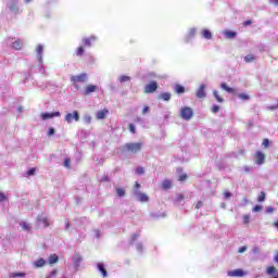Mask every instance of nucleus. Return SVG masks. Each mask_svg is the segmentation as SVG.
<instances>
[{
    "mask_svg": "<svg viewBox=\"0 0 278 278\" xmlns=\"http://www.w3.org/2000/svg\"><path fill=\"white\" fill-rule=\"evenodd\" d=\"M71 81L73 86L79 90V84H86V81H88V74L83 73L79 75L71 76Z\"/></svg>",
    "mask_w": 278,
    "mask_h": 278,
    "instance_id": "obj_1",
    "label": "nucleus"
},
{
    "mask_svg": "<svg viewBox=\"0 0 278 278\" xmlns=\"http://www.w3.org/2000/svg\"><path fill=\"white\" fill-rule=\"evenodd\" d=\"M124 150L127 151V153H140L142 151V142H129L124 144Z\"/></svg>",
    "mask_w": 278,
    "mask_h": 278,
    "instance_id": "obj_2",
    "label": "nucleus"
},
{
    "mask_svg": "<svg viewBox=\"0 0 278 278\" xmlns=\"http://www.w3.org/2000/svg\"><path fill=\"white\" fill-rule=\"evenodd\" d=\"M180 116L184 121H190L194 116V111L189 106H185L180 111Z\"/></svg>",
    "mask_w": 278,
    "mask_h": 278,
    "instance_id": "obj_3",
    "label": "nucleus"
},
{
    "mask_svg": "<svg viewBox=\"0 0 278 278\" xmlns=\"http://www.w3.org/2000/svg\"><path fill=\"white\" fill-rule=\"evenodd\" d=\"M157 90V81L152 80L150 84L146 85L143 92L146 94H153Z\"/></svg>",
    "mask_w": 278,
    "mask_h": 278,
    "instance_id": "obj_4",
    "label": "nucleus"
},
{
    "mask_svg": "<svg viewBox=\"0 0 278 278\" xmlns=\"http://www.w3.org/2000/svg\"><path fill=\"white\" fill-rule=\"evenodd\" d=\"M73 118L74 121H79V112L74 111L73 113H67L65 115L66 123H73Z\"/></svg>",
    "mask_w": 278,
    "mask_h": 278,
    "instance_id": "obj_5",
    "label": "nucleus"
},
{
    "mask_svg": "<svg viewBox=\"0 0 278 278\" xmlns=\"http://www.w3.org/2000/svg\"><path fill=\"white\" fill-rule=\"evenodd\" d=\"M134 194L135 197H137L138 201H140L141 203H147V201H149V195H147V193H142L138 190H134Z\"/></svg>",
    "mask_w": 278,
    "mask_h": 278,
    "instance_id": "obj_6",
    "label": "nucleus"
},
{
    "mask_svg": "<svg viewBox=\"0 0 278 278\" xmlns=\"http://www.w3.org/2000/svg\"><path fill=\"white\" fill-rule=\"evenodd\" d=\"M255 160H256V164L262 166V164H264V162H266V154H264V152H262V151H257L255 154Z\"/></svg>",
    "mask_w": 278,
    "mask_h": 278,
    "instance_id": "obj_7",
    "label": "nucleus"
},
{
    "mask_svg": "<svg viewBox=\"0 0 278 278\" xmlns=\"http://www.w3.org/2000/svg\"><path fill=\"white\" fill-rule=\"evenodd\" d=\"M60 117L62 116V114L60 112H53V113H42L41 114V118L42 121H48L49 118H53V117Z\"/></svg>",
    "mask_w": 278,
    "mask_h": 278,
    "instance_id": "obj_8",
    "label": "nucleus"
},
{
    "mask_svg": "<svg viewBox=\"0 0 278 278\" xmlns=\"http://www.w3.org/2000/svg\"><path fill=\"white\" fill-rule=\"evenodd\" d=\"M245 273L242 269H235L228 271V277H244Z\"/></svg>",
    "mask_w": 278,
    "mask_h": 278,
    "instance_id": "obj_9",
    "label": "nucleus"
},
{
    "mask_svg": "<svg viewBox=\"0 0 278 278\" xmlns=\"http://www.w3.org/2000/svg\"><path fill=\"white\" fill-rule=\"evenodd\" d=\"M8 8L11 12H18V0H10Z\"/></svg>",
    "mask_w": 278,
    "mask_h": 278,
    "instance_id": "obj_10",
    "label": "nucleus"
},
{
    "mask_svg": "<svg viewBox=\"0 0 278 278\" xmlns=\"http://www.w3.org/2000/svg\"><path fill=\"white\" fill-rule=\"evenodd\" d=\"M108 114H110V111H108V109L100 110L97 112L96 118L98 121H103V118H105Z\"/></svg>",
    "mask_w": 278,
    "mask_h": 278,
    "instance_id": "obj_11",
    "label": "nucleus"
},
{
    "mask_svg": "<svg viewBox=\"0 0 278 278\" xmlns=\"http://www.w3.org/2000/svg\"><path fill=\"white\" fill-rule=\"evenodd\" d=\"M97 88L98 87L94 85H88L84 90L85 97H88V94H92V92H97Z\"/></svg>",
    "mask_w": 278,
    "mask_h": 278,
    "instance_id": "obj_12",
    "label": "nucleus"
},
{
    "mask_svg": "<svg viewBox=\"0 0 278 278\" xmlns=\"http://www.w3.org/2000/svg\"><path fill=\"white\" fill-rule=\"evenodd\" d=\"M93 42H97V37L94 36H91L89 38H84L83 39V43L86 46V47H92V43Z\"/></svg>",
    "mask_w": 278,
    "mask_h": 278,
    "instance_id": "obj_13",
    "label": "nucleus"
},
{
    "mask_svg": "<svg viewBox=\"0 0 278 278\" xmlns=\"http://www.w3.org/2000/svg\"><path fill=\"white\" fill-rule=\"evenodd\" d=\"M195 94L198 99H205V85H201Z\"/></svg>",
    "mask_w": 278,
    "mask_h": 278,
    "instance_id": "obj_14",
    "label": "nucleus"
},
{
    "mask_svg": "<svg viewBox=\"0 0 278 278\" xmlns=\"http://www.w3.org/2000/svg\"><path fill=\"white\" fill-rule=\"evenodd\" d=\"M266 273L267 275H270V276L274 275L273 278H278V270L275 268V266L267 267Z\"/></svg>",
    "mask_w": 278,
    "mask_h": 278,
    "instance_id": "obj_15",
    "label": "nucleus"
},
{
    "mask_svg": "<svg viewBox=\"0 0 278 278\" xmlns=\"http://www.w3.org/2000/svg\"><path fill=\"white\" fill-rule=\"evenodd\" d=\"M12 49H14L15 51H21V49H23V41L21 39L15 40L12 43Z\"/></svg>",
    "mask_w": 278,
    "mask_h": 278,
    "instance_id": "obj_16",
    "label": "nucleus"
},
{
    "mask_svg": "<svg viewBox=\"0 0 278 278\" xmlns=\"http://www.w3.org/2000/svg\"><path fill=\"white\" fill-rule=\"evenodd\" d=\"M45 51V47L42 45H38L36 48V53L39 62H42V52Z\"/></svg>",
    "mask_w": 278,
    "mask_h": 278,
    "instance_id": "obj_17",
    "label": "nucleus"
},
{
    "mask_svg": "<svg viewBox=\"0 0 278 278\" xmlns=\"http://www.w3.org/2000/svg\"><path fill=\"white\" fill-rule=\"evenodd\" d=\"M220 88H222L223 90H225L226 92H229L230 94H233V92H236V89H233V88L227 86V83H222V84H220Z\"/></svg>",
    "mask_w": 278,
    "mask_h": 278,
    "instance_id": "obj_18",
    "label": "nucleus"
},
{
    "mask_svg": "<svg viewBox=\"0 0 278 278\" xmlns=\"http://www.w3.org/2000/svg\"><path fill=\"white\" fill-rule=\"evenodd\" d=\"M162 188L163 190H170V188H173V181L168 179L163 180Z\"/></svg>",
    "mask_w": 278,
    "mask_h": 278,
    "instance_id": "obj_19",
    "label": "nucleus"
},
{
    "mask_svg": "<svg viewBox=\"0 0 278 278\" xmlns=\"http://www.w3.org/2000/svg\"><path fill=\"white\" fill-rule=\"evenodd\" d=\"M58 262H60V257L58 256V254H51L49 256V264L50 265L58 264Z\"/></svg>",
    "mask_w": 278,
    "mask_h": 278,
    "instance_id": "obj_20",
    "label": "nucleus"
},
{
    "mask_svg": "<svg viewBox=\"0 0 278 278\" xmlns=\"http://www.w3.org/2000/svg\"><path fill=\"white\" fill-rule=\"evenodd\" d=\"M47 264V261H45V258H38L35 263L34 266L36 268H42V266H45Z\"/></svg>",
    "mask_w": 278,
    "mask_h": 278,
    "instance_id": "obj_21",
    "label": "nucleus"
},
{
    "mask_svg": "<svg viewBox=\"0 0 278 278\" xmlns=\"http://www.w3.org/2000/svg\"><path fill=\"white\" fill-rule=\"evenodd\" d=\"M202 36L205 38V40H212V31H210L207 28L202 30Z\"/></svg>",
    "mask_w": 278,
    "mask_h": 278,
    "instance_id": "obj_22",
    "label": "nucleus"
},
{
    "mask_svg": "<svg viewBox=\"0 0 278 278\" xmlns=\"http://www.w3.org/2000/svg\"><path fill=\"white\" fill-rule=\"evenodd\" d=\"M174 90L176 94H184V92H186V88L181 85H175Z\"/></svg>",
    "mask_w": 278,
    "mask_h": 278,
    "instance_id": "obj_23",
    "label": "nucleus"
},
{
    "mask_svg": "<svg viewBox=\"0 0 278 278\" xmlns=\"http://www.w3.org/2000/svg\"><path fill=\"white\" fill-rule=\"evenodd\" d=\"M98 270L101 271L102 277H108V270L105 269V266L103 264H98Z\"/></svg>",
    "mask_w": 278,
    "mask_h": 278,
    "instance_id": "obj_24",
    "label": "nucleus"
},
{
    "mask_svg": "<svg viewBox=\"0 0 278 278\" xmlns=\"http://www.w3.org/2000/svg\"><path fill=\"white\" fill-rule=\"evenodd\" d=\"M159 99H162L163 101H170V93L163 92L159 96Z\"/></svg>",
    "mask_w": 278,
    "mask_h": 278,
    "instance_id": "obj_25",
    "label": "nucleus"
},
{
    "mask_svg": "<svg viewBox=\"0 0 278 278\" xmlns=\"http://www.w3.org/2000/svg\"><path fill=\"white\" fill-rule=\"evenodd\" d=\"M84 53H86V49H84V46H80L76 49V55L78 58H81V55H84Z\"/></svg>",
    "mask_w": 278,
    "mask_h": 278,
    "instance_id": "obj_26",
    "label": "nucleus"
},
{
    "mask_svg": "<svg viewBox=\"0 0 278 278\" xmlns=\"http://www.w3.org/2000/svg\"><path fill=\"white\" fill-rule=\"evenodd\" d=\"M244 62H247V64L251 63V62H255V55L253 54H248L244 56Z\"/></svg>",
    "mask_w": 278,
    "mask_h": 278,
    "instance_id": "obj_27",
    "label": "nucleus"
},
{
    "mask_svg": "<svg viewBox=\"0 0 278 278\" xmlns=\"http://www.w3.org/2000/svg\"><path fill=\"white\" fill-rule=\"evenodd\" d=\"M224 36H226V38H236L237 33L236 31H231V30H226L224 33Z\"/></svg>",
    "mask_w": 278,
    "mask_h": 278,
    "instance_id": "obj_28",
    "label": "nucleus"
},
{
    "mask_svg": "<svg viewBox=\"0 0 278 278\" xmlns=\"http://www.w3.org/2000/svg\"><path fill=\"white\" fill-rule=\"evenodd\" d=\"M213 97L216 99L217 103H223L225 100L218 96V91H213Z\"/></svg>",
    "mask_w": 278,
    "mask_h": 278,
    "instance_id": "obj_29",
    "label": "nucleus"
},
{
    "mask_svg": "<svg viewBox=\"0 0 278 278\" xmlns=\"http://www.w3.org/2000/svg\"><path fill=\"white\" fill-rule=\"evenodd\" d=\"M27 274L23 273V271H18V273H13L10 275L11 278H15V277H26Z\"/></svg>",
    "mask_w": 278,
    "mask_h": 278,
    "instance_id": "obj_30",
    "label": "nucleus"
},
{
    "mask_svg": "<svg viewBox=\"0 0 278 278\" xmlns=\"http://www.w3.org/2000/svg\"><path fill=\"white\" fill-rule=\"evenodd\" d=\"M197 36V28H191L187 35V38H194Z\"/></svg>",
    "mask_w": 278,
    "mask_h": 278,
    "instance_id": "obj_31",
    "label": "nucleus"
},
{
    "mask_svg": "<svg viewBox=\"0 0 278 278\" xmlns=\"http://www.w3.org/2000/svg\"><path fill=\"white\" fill-rule=\"evenodd\" d=\"M257 201H258V203H264V201H266V193L264 191L261 192Z\"/></svg>",
    "mask_w": 278,
    "mask_h": 278,
    "instance_id": "obj_32",
    "label": "nucleus"
},
{
    "mask_svg": "<svg viewBox=\"0 0 278 278\" xmlns=\"http://www.w3.org/2000/svg\"><path fill=\"white\" fill-rule=\"evenodd\" d=\"M117 197H125V188H117L116 189Z\"/></svg>",
    "mask_w": 278,
    "mask_h": 278,
    "instance_id": "obj_33",
    "label": "nucleus"
},
{
    "mask_svg": "<svg viewBox=\"0 0 278 278\" xmlns=\"http://www.w3.org/2000/svg\"><path fill=\"white\" fill-rule=\"evenodd\" d=\"M39 223H42L45 227H49V219L47 217L39 218Z\"/></svg>",
    "mask_w": 278,
    "mask_h": 278,
    "instance_id": "obj_34",
    "label": "nucleus"
},
{
    "mask_svg": "<svg viewBox=\"0 0 278 278\" xmlns=\"http://www.w3.org/2000/svg\"><path fill=\"white\" fill-rule=\"evenodd\" d=\"M262 146L264 147V149H268V148L270 147V140H268V139H263Z\"/></svg>",
    "mask_w": 278,
    "mask_h": 278,
    "instance_id": "obj_35",
    "label": "nucleus"
},
{
    "mask_svg": "<svg viewBox=\"0 0 278 278\" xmlns=\"http://www.w3.org/2000/svg\"><path fill=\"white\" fill-rule=\"evenodd\" d=\"M184 199H186V197H185L184 194H181V193H179V194L176 195V201H177L178 203H181V201H184Z\"/></svg>",
    "mask_w": 278,
    "mask_h": 278,
    "instance_id": "obj_36",
    "label": "nucleus"
},
{
    "mask_svg": "<svg viewBox=\"0 0 278 278\" xmlns=\"http://www.w3.org/2000/svg\"><path fill=\"white\" fill-rule=\"evenodd\" d=\"M81 256H79V255H77L76 257H75V260H74V264L76 265V266H79V264L81 263Z\"/></svg>",
    "mask_w": 278,
    "mask_h": 278,
    "instance_id": "obj_37",
    "label": "nucleus"
},
{
    "mask_svg": "<svg viewBox=\"0 0 278 278\" xmlns=\"http://www.w3.org/2000/svg\"><path fill=\"white\" fill-rule=\"evenodd\" d=\"M251 217L249 215H243V225H249Z\"/></svg>",
    "mask_w": 278,
    "mask_h": 278,
    "instance_id": "obj_38",
    "label": "nucleus"
},
{
    "mask_svg": "<svg viewBox=\"0 0 278 278\" xmlns=\"http://www.w3.org/2000/svg\"><path fill=\"white\" fill-rule=\"evenodd\" d=\"M219 111H220V106H218V105H213L211 109V112H213V114H216Z\"/></svg>",
    "mask_w": 278,
    "mask_h": 278,
    "instance_id": "obj_39",
    "label": "nucleus"
},
{
    "mask_svg": "<svg viewBox=\"0 0 278 278\" xmlns=\"http://www.w3.org/2000/svg\"><path fill=\"white\" fill-rule=\"evenodd\" d=\"M131 78L129 76H121L119 81L124 84L125 81H129Z\"/></svg>",
    "mask_w": 278,
    "mask_h": 278,
    "instance_id": "obj_40",
    "label": "nucleus"
},
{
    "mask_svg": "<svg viewBox=\"0 0 278 278\" xmlns=\"http://www.w3.org/2000/svg\"><path fill=\"white\" fill-rule=\"evenodd\" d=\"M239 99H242L243 101H249V94L247 93H240Z\"/></svg>",
    "mask_w": 278,
    "mask_h": 278,
    "instance_id": "obj_41",
    "label": "nucleus"
},
{
    "mask_svg": "<svg viewBox=\"0 0 278 278\" xmlns=\"http://www.w3.org/2000/svg\"><path fill=\"white\" fill-rule=\"evenodd\" d=\"M3 201H8V195H5L3 192H0V202L3 203Z\"/></svg>",
    "mask_w": 278,
    "mask_h": 278,
    "instance_id": "obj_42",
    "label": "nucleus"
},
{
    "mask_svg": "<svg viewBox=\"0 0 278 278\" xmlns=\"http://www.w3.org/2000/svg\"><path fill=\"white\" fill-rule=\"evenodd\" d=\"M21 227H22V229H24V231H28L29 230V225L27 223H25V222H23L21 224Z\"/></svg>",
    "mask_w": 278,
    "mask_h": 278,
    "instance_id": "obj_43",
    "label": "nucleus"
},
{
    "mask_svg": "<svg viewBox=\"0 0 278 278\" xmlns=\"http://www.w3.org/2000/svg\"><path fill=\"white\" fill-rule=\"evenodd\" d=\"M136 173L137 175H144V167H137Z\"/></svg>",
    "mask_w": 278,
    "mask_h": 278,
    "instance_id": "obj_44",
    "label": "nucleus"
},
{
    "mask_svg": "<svg viewBox=\"0 0 278 278\" xmlns=\"http://www.w3.org/2000/svg\"><path fill=\"white\" fill-rule=\"evenodd\" d=\"M64 166H65V168H71V159L64 160Z\"/></svg>",
    "mask_w": 278,
    "mask_h": 278,
    "instance_id": "obj_45",
    "label": "nucleus"
},
{
    "mask_svg": "<svg viewBox=\"0 0 278 278\" xmlns=\"http://www.w3.org/2000/svg\"><path fill=\"white\" fill-rule=\"evenodd\" d=\"M188 179V175L187 174H182L179 176L178 181H186Z\"/></svg>",
    "mask_w": 278,
    "mask_h": 278,
    "instance_id": "obj_46",
    "label": "nucleus"
},
{
    "mask_svg": "<svg viewBox=\"0 0 278 278\" xmlns=\"http://www.w3.org/2000/svg\"><path fill=\"white\" fill-rule=\"evenodd\" d=\"M28 177H31V175H36V168L33 167L27 172Z\"/></svg>",
    "mask_w": 278,
    "mask_h": 278,
    "instance_id": "obj_47",
    "label": "nucleus"
},
{
    "mask_svg": "<svg viewBox=\"0 0 278 278\" xmlns=\"http://www.w3.org/2000/svg\"><path fill=\"white\" fill-rule=\"evenodd\" d=\"M128 129L130 132L136 134V126L134 124H129Z\"/></svg>",
    "mask_w": 278,
    "mask_h": 278,
    "instance_id": "obj_48",
    "label": "nucleus"
},
{
    "mask_svg": "<svg viewBox=\"0 0 278 278\" xmlns=\"http://www.w3.org/2000/svg\"><path fill=\"white\" fill-rule=\"evenodd\" d=\"M203 207V201H198L195 204V210H201Z\"/></svg>",
    "mask_w": 278,
    "mask_h": 278,
    "instance_id": "obj_49",
    "label": "nucleus"
},
{
    "mask_svg": "<svg viewBox=\"0 0 278 278\" xmlns=\"http://www.w3.org/2000/svg\"><path fill=\"white\" fill-rule=\"evenodd\" d=\"M252 211L253 212H262V205H255Z\"/></svg>",
    "mask_w": 278,
    "mask_h": 278,
    "instance_id": "obj_50",
    "label": "nucleus"
},
{
    "mask_svg": "<svg viewBox=\"0 0 278 278\" xmlns=\"http://www.w3.org/2000/svg\"><path fill=\"white\" fill-rule=\"evenodd\" d=\"M249 25H253V22L251 20L243 22V27H249Z\"/></svg>",
    "mask_w": 278,
    "mask_h": 278,
    "instance_id": "obj_51",
    "label": "nucleus"
},
{
    "mask_svg": "<svg viewBox=\"0 0 278 278\" xmlns=\"http://www.w3.org/2000/svg\"><path fill=\"white\" fill-rule=\"evenodd\" d=\"M266 212H267V214H273L275 212V208L271 206H268Z\"/></svg>",
    "mask_w": 278,
    "mask_h": 278,
    "instance_id": "obj_52",
    "label": "nucleus"
},
{
    "mask_svg": "<svg viewBox=\"0 0 278 278\" xmlns=\"http://www.w3.org/2000/svg\"><path fill=\"white\" fill-rule=\"evenodd\" d=\"M224 197H225V199L231 198V192L225 191V192H224Z\"/></svg>",
    "mask_w": 278,
    "mask_h": 278,
    "instance_id": "obj_53",
    "label": "nucleus"
},
{
    "mask_svg": "<svg viewBox=\"0 0 278 278\" xmlns=\"http://www.w3.org/2000/svg\"><path fill=\"white\" fill-rule=\"evenodd\" d=\"M244 251H247V245L239 248L238 253H244Z\"/></svg>",
    "mask_w": 278,
    "mask_h": 278,
    "instance_id": "obj_54",
    "label": "nucleus"
},
{
    "mask_svg": "<svg viewBox=\"0 0 278 278\" xmlns=\"http://www.w3.org/2000/svg\"><path fill=\"white\" fill-rule=\"evenodd\" d=\"M55 134V129L54 128H50L48 131V136H53Z\"/></svg>",
    "mask_w": 278,
    "mask_h": 278,
    "instance_id": "obj_55",
    "label": "nucleus"
},
{
    "mask_svg": "<svg viewBox=\"0 0 278 278\" xmlns=\"http://www.w3.org/2000/svg\"><path fill=\"white\" fill-rule=\"evenodd\" d=\"M58 275V269H53L51 273H50V277H55Z\"/></svg>",
    "mask_w": 278,
    "mask_h": 278,
    "instance_id": "obj_56",
    "label": "nucleus"
},
{
    "mask_svg": "<svg viewBox=\"0 0 278 278\" xmlns=\"http://www.w3.org/2000/svg\"><path fill=\"white\" fill-rule=\"evenodd\" d=\"M138 240V233L132 235L131 242H136Z\"/></svg>",
    "mask_w": 278,
    "mask_h": 278,
    "instance_id": "obj_57",
    "label": "nucleus"
},
{
    "mask_svg": "<svg viewBox=\"0 0 278 278\" xmlns=\"http://www.w3.org/2000/svg\"><path fill=\"white\" fill-rule=\"evenodd\" d=\"M91 121H92V118H91L90 116L85 117V122H86L88 125H90Z\"/></svg>",
    "mask_w": 278,
    "mask_h": 278,
    "instance_id": "obj_58",
    "label": "nucleus"
},
{
    "mask_svg": "<svg viewBox=\"0 0 278 278\" xmlns=\"http://www.w3.org/2000/svg\"><path fill=\"white\" fill-rule=\"evenodd\" d=\"M147 113H149V106H144L142 110V114H147Z\"/></svg>",
    "mask_w": 278,
    "mask_h": 278,
    "instance_id": "obj_59",
    "label": "nucleus"
},
{
    "mask_svg": "<svg viewBox=\"0 0 278 278\" xmlns=\"http://www.w3.org/2000/svg\"><path fill=\"white\" fill-rule=\"evenodd\" d=\"M135 190H140V185H139V182H135Z\"/></svg>",
    "mask_w": 278,
    "mask_h": 278,
    "instance_id": "obj_60",
    "label": "nucleus"
},
{
    "mask_svg": "<svg viewBox=\"0 0 278 278\" xmlns=\"http://www.w3.org/2000/svg\"><path fill=\"white\" fill-rule=\"evenodd\" d=\"M102 181H110V177L104 176V177L102 178Z\"/></svg>",
    "mask_w": 278,
    "mask_h": 278,
    "instance_id": "obj_61",
    "label": "nucleus"
},
{
    "mask_svg": "<svg viewBox=\"0 0 278 278\" xmlns=\"http://www.w3.org/2000/svg\"><path fill=\"white\" fill-rule=\"evenodd\" d=\"M275 262L278 264V252L276 253V255H275Z\"/></svg>",
    "mask_w": 278,
    "mask_h": 278,
    "instance_id": "obj_62",
    "label": "nucleus"
},
{
    "mask_svg": "<svg viewBox=\"0 0 278 278\" xmlns=\"http://www.w3.org/2000/svg\"><path fill=\"white\" fill-rule=\"evenodd\" d=\"M271 3H274L275 5H278V0H270Z\"/></svg>",
    "mask_w": 278,
    "mask_h": 278,
    "instance_id": "obj_63",
    "label": "nucleus"
},
{
    "mask_svg": "<svg viewBox=\"0 0 278 278\" xmlns=\"http://www.w3.org/2000/svg\"><path fill=\"white\" fill-rule=\"evenodd\" d=\"M274 227L278 229V220L274 223Z\"/></svg>",
    "mask_w": 278,
    "mask_h": 278,
    "instance_id": "obj_64",
    "label": "nucleus"
}]
</instances>
